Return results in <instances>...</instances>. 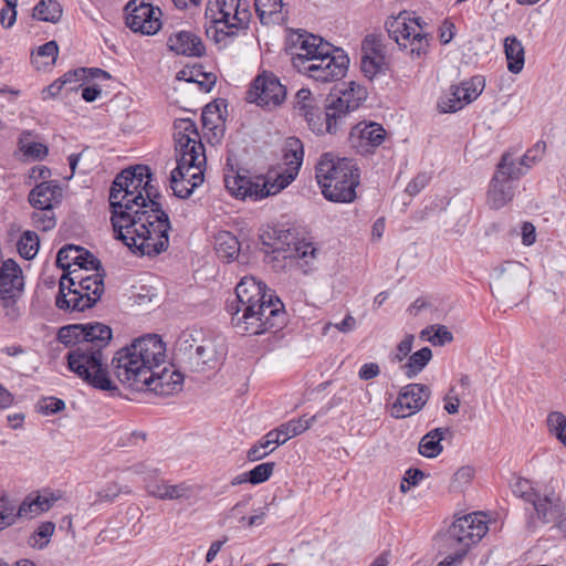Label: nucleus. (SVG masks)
Here are the masks:
<instances>
[{"instance_id":"1","label":"nucleus","mask_w":566,"mask_h":566,"mask_svg":"<svg viewBox=\"0 0 566 566\" xmlns=\"http://www.w3.org/2000/svg\"><path fill=\"white\" fill-rule=\"evenodd\" d=\"M237 302L228 311L239 334L276 333L283 323V304L279 296L254 276H243L235 286Z\"/></svg>"},{"instance_id":"2","label":"nucleus","mask_w":566,"mask_h":566,"mask_svg":"<svg viewBox=\"0 0 566 566\" xmlns=\"http://www.w3.org/2000/svg\"><path fill=\"white\" fill-rule=\"evenodd\" d=\"M111 222L115 238L142 255H158L169 245L170 221L157 200L111 216Z\"/></svg>"},{"instance_id":"3","label":"nucleus","mask_w":566,"mask_h":566,"mask_svg":"<svg viewBox=\"0 0 566 566\" xmlns=\"http://www.w3.org/2000/svg\"><path fill=\"white\" fill-rule=\"evenodd\" d=\"M166 361V346L158 335H146L135 339L118 352L112 359L116 378L133 390L142 391L151 379L153 368Z\"/></svg>"},{"instance_id":"4","label":"nucleus","mask_w":566,"mask_h":566,"mask_svg":"<svg viewBox=\"0 0 566 566\" xmlns=\"http://www.w3.org/2000/svg\"><path fill=\"white\" fill-rule=\"evenodd\" d=\"M356 164L332 153L321 156L315 167V178L325 199L333 202H352L356 198L359 172Z\"/></svg>"},{"instance_id":"5","label":"nucleus","mask_w":566,"mask_h":566,"mask_svg":"<svg viewBox=\"0 0 566 566\" xmlns=\"http://www.w3.org/2000/svg\"><path fill=\"white\" fill-rule=\"evenodd\" d=\"M157 189L151 185V172L147 166L138 165L118 174L111 187L109 206L112 216L132 212L142 203L157 200Z\"/></svg>"},{"instance_id":"6","label":"nucleus","mask_w":566,"mask_h":566,"mask_svg":"<svg viewBox=\"0 0 566 566\" xmlns=\"http://www.w3.org/2000/svg\"><path fill=\"white\" fill-rule=\"evenodd\" d=\"M249 6L242 0H210L206 9V19L210 24L206 34L217 44L227 46L244 29L250 20Z\"/></svg>"},{"instance_id":"7","label":"nucleus","mask_w":566,"mask_h":566,"mask_svg":"<svg viewBox=\"0 0 566 566\" xmlns=\"http://www.w3.org/2000/svg\"><path fill=\"white\" fill-rule=\"evenodd\" d=\"M112 339L104 344L83 343L76 346L66 355L67 366L71 371L82 380L99 390H116L117 387L109 378L104 349Z\"/></svg>"},{"instance_id":"8","label":"nucleus","mask_w":566,"mask_h":566,"mask_svg":"<svg viewBox=\"0 0 566 566\" xmlns=\"http://www.w3.org/2000/svg\"><path fill=\"white\" fill-rule=\"evenodd\" d=\"M297 73L318 83L338 81L346 75L349 57L343 49L326 42L305 60H297Z\"/></svg>"},{"instance_id":"9","label":"nucleus","mask_w":566,"mask_h":566,"mask_svg":"<svg viewBox=\"0 0 566 566\" xmlns=\"http://www.w3.org/2000/svg\"><path fill=\"white\" fill-rule=\"evenodd\" d=\"M428 23L421 18H411L407 12L391 17L386 21V30L402 50L408 51L412 59L427 55L431 35L427 32Z\"/></svg>"},{"instance_id":"10","label":"nucleus","mask_w":566,"mask_h":566,"mask_svg":"<svg viewBox=\"0 0 566 566\" xmlns=\"http://www.w3.org/2000/svg\"><path fill=\"white\" fill-rule=\"evenodd\" d=\"M178 352L193 371L218 368L227 356V346L220 337L202 338L198 344L190 333H182L177 343Z\"/></svg>"},{"instance_id":"11","label":"nucleus","mask_w":566,"mask_h":566,"mask_svg":"<svg viewBox=\"0 0 566 566\" xmlns=\"http://www.w3.org/2000/svg\"><path fill=\"white\" fill-rule=\"evenodd\" d=\"M484 514L475 512L458 517L446 533V542L454 553L449 556L460 564L472 545L478 543L488 532Z\"/></svg>"},{"instance_id":"12","label":"nucleus","mask_w":566,"mask_h":566,"mask_svg":"<svg viewBox=\"0 0 566 566\" xmlns=\"http://www.w3.org/2000/svg\"><path fill=\"white\" fill-rule=\"evenodd\" d=\"M224 185L237 198L259 201L283 189V172L269 171L266 175L247 177L232 171L224 175Z\"/></svg>"},{"instance_id":"13","label":"nucleus","mask_w":566,"mask_h":566,"mask_svg":"<svg viewBox=\"0 0 566 566\" xmlns=\"http://www.w3.org/2000/svg\"><path fill=\"white\" fill-rule=\"evenodd\" d=\"M176 167L205 168L206 154L196 123L190 118H178L174 123Z\"/></svg>"},{"instance_id":"14","label":"nucleus","mask_w":566,"mask_h":566,"mask_svg":"<svg viewBox=\"0 0 566 566\" xmlns=\"http://www.w3.org/2000/svg\"><path fill=\"white\" fill-rule=\"evenodd\" d=\"M245 101L268 112L279 108L283 103V84L280 77L271 71H260L249 84Z\"/></svg>"},{"instance_id":"15","label":"nucleus","mask_w":566,"mask_h":566,"mask_svg":"<svg viewBox=\"0 0 566 566\" xmlns=\"http://www.w3.org/2000/svg\"><path fill=\"white\" fill-rule=\"evenodd\" d=\"M285 261L290 270H297L308 274L316 269L318 250L305 232L295 229L285 230Z\"/></svg>"},{"instance_id":"16","label":"nucleus","mask_w":566,"mask_h":566,"mask_svg":"<svg viewBox=\"0 0 566 566\" xmlns=\"http://www.w3.org/2000/svg\"><path fill=\"white\" fill-rule=\"evenodd\" d=\"M112 328L103 323L72 324L63 326L57 332V339L66 346H80L83 343L104 344L112 339Z\"/></svg>"},{"instance_id":"17","label":"nucleus","mask_w":566,"mask_h":566,"mask_svg":"<svg viewBox=\"0 0 566 566\" xmlns=\"http://www.w3.org/2000/svg\"><path fill=\"white\" fill-rule=\"evenodd\" d=\"M327 41L303 29H285V53L291 56V64L297 69V60H305L314 54Z\"/></svg>"},{"instance_id":"18","label":"nucleus","mask_w":566,"mask_h":566,"mask_svg":"<svg viewBox=\"0 0 566 566\" xmlns=\"http://www.w3.org/2000/svg\"><path fill=\"white\" fill-rule=\"evenodd\" d=\"M430 388L423 384L403 386L391 406V416L397 419L410 417L420 411L429 400Z\"/></svg>"},{"instance_id":"19","label":"nucleus","mask_w":566,"mask_h":566,"mask_svg":"<svg viewBox=\"0 0 566 566\" xmlns=\"http://www.w3.org/2000/svg\"><path fill=\"white\" fill-rule=\"evenodd\" d=\"M126 14V24L134 32L153 35L158 32L161 27L159 8H155L149 3L137 0L128 2Z\"/></svg>"},{"instance_id":"20","label":"nucleus","mask_w":566,"mask_h":566,"mask_svg":"<svg viewBox=\"0 0 566 566\" xmlns=\"http://www.w3.org/2000/svg\"><path fill=\"white\" fill-rule=\"evenodd\" d=\"M507 158H502L497 165L496 172L491 180L488 203L492 209H500L513 199L514 187L512 180L521 177V171H505Z\"/></svg>"},{"instance_id":"21","label":"nucleus","mask_w":566,"mask_h":566,"mask_svg":"<svg viewBox=\"0 0 566 566\" xmlns=\"http://www.w3.org/2000/svg\"><path fill=\"white\" fill-rule=\"evenodd\" d=\"M385 128L375 122H360L352 127L348 136L349 144L359 154H370L386 139Z\"/></svg>"},{"instance_id":"22","label":"nucleus","mask_w":566,"mask_h":566,"mask_svg":"<svg viewBox=\"0 0 566 566\" xmlns=\"http://www.w3.org/2000/svg\"><path fill=\"white\" fill-rule=\"evenodd\" d=\"M101 270V266L94 270L95 273L86 276V281L80 286V290H74L70 311L83 312L93 307L101 300L104 293V275Z\"/></svg>"},{"instance_id":"23","label":"nucleus","mask_w":566,"mask_h":566,"mask_svg":"<svg viewBox=\"0 0 566 566\" xmlns=\"http://www.w3.org/2000/svg\"><path fill=\"white\" fill-rule=\"evenodd\" d=\"M386 66V55L381 41L373 34H368L361 43V72L368 78H374Z\"/></svg>"},{"instance_id":"24","label":"nucleus","mask_w":566,"mask_h":566,"mask_svg":"<svg viewBox=\"0 0 566 566\" xmlns=\"http://www.w3.org/2000/svg\"><path fill=\"white\" fill-rule=\"evenodd\" d=\"M149 375H151V379H147L144 390L169 396L181 389L184 376L172 367L168 368L161 365L159 368H153Z\"/></svg>"},{"instance_id":"25","label":"nucleus","mask_w":566,"mask_h":566,"mask_svg":"<svg viewBox=\"0 0 566 566\" xmlns=\"http://www.w3.org/2000/svg\"><path fill=\"white\" fill-rule=\"evenodd\" d=\"M24 287L22 270L15 261L8 259L0 268V297L3 301H14Z\"/></svg>"},{"instance_id":"26","label":"nucleus","mask_w":566,"mask_h":566,"mask_svg":"<svg viewBox=\"0 0 566 566\" xmlns=\"http://www.w3.org/2000/svg\"><path fill=\"white\" fill-rule=\"evenodd\" d=\"M283 226L266 224L260 233L261 250L264 253L266 263L273 264V268L282 269L281 259L283 254Z\"/></svg>"},{"instance_id":"27","label":"nucleus","mask_w":566,"mask_h":566,"mask_svg":"<svg viewBox=\"0 0 566 566\" xmlns=\"http://www.w3.org/2000/svg\"><path fill=\"white\" fill-rule=\"evenodd\" d=\"M205 168L175 167L170 172V188L176 197L186 199L203 182Z\"/></svg>"},{"instance_id":"28","label":"nucleus","mask_w":566,"mask_h":566,"mask_svg":"<svg viewBox=\"0 0 566 566\" xmlns=\"http://www.w3.org/2000/svg\"><path fill=\"white\" fill-rule=\"evenodd\" d=\"M367 98V90L355 82H349L347 87L340 91L337 97H333L328 103L342 122L345 124L347 115L356 111L360 104Z\"/></svg>"},{"instance_id":"29","label":"nucleus","mask_w":566,"mask_h":566,"mask_svg":"<svg viewBox=\"0 0 566 566\" xmlns=\"http://www.w3.org/2000/svg\"><path fill=\"white\" fill-rule=\"evenodd\" d=\"M56 265L63 270L71 269L72 266L97 270L101 266V262L84 248L70 244L59 250Z\"/></svg>"},{"instance_id":"30","label":"nucleus","mask_w":566,"mask_h":566,"mask_svg":"<svg viewBox=\"0 0 566 566\" xmlns=\"http://www.w3.org/2000/svg\"><path fill=\"white\" fill-rule=\"evenodd\" d=\"M493 289L499 295H503L510 287L526 283L528 279L527 269L520 262L507 261L495 270Z\"/></svg>"},{"instance_id":"31","label":"nucleus","mask_w":566,"mask_h":566,"mask_svg":"<svg viewBox=\"0 0 566 566\" xmlns=\"http://www.w3.org/2000/svg\"><path fill=\"white\" fill-rule=\"evenodd\" d=\"M305 120L316 135L336 134L344 126L342 118L329 103L326 104L324 111L316 106Z\"/></svg>"},{"instance_id":"32","label":"nucleus","mask_w":566,"mask_h":566,"mask_svg":"<svg viewBox=\"0 0 566 566\" xmlns=\"http://www.w3.org/2000/svg\"><path fill=\"white\" fill-rule=\"evenodd\" d=\"M66 273H64L59 282V293L56 295L55 305L57 308L63 311H70L72 307L71 298H73L74 290L72 286L75 283H78V287L85 283L86 276L85 274L88 270L75 268V269H65Z\"/></svg>"},{"instance_id":"33","label":"nucleus","mask_w":566,"mask_h":566,"mask_svg":"<svg viewBox=\"0 0 566 566\" xmlns=\"http://www.w3.org/2000/svg\"><path fill=\"white\" fill-rule=\"evenodd\" d=\"M62 497L63 493L60 490L44 489L35 497L23 501L18 507V514L31 518L34 515L49 511Z\"/></svg>"},{"instance_id":"34","label":"nucleus","mask_w":566,"mask_h":566,"mask_svg":"<svg viewBox=\"0 0 566 566\" xmlns=\"http://www.w3.org/2000/svg\"><path fill=\"white\" fill-rule=\"evenodd\" d=\"M168 46L177 54L186 56H202L206 52L201 39L190 31L172 33L168 39Z\"/></svg>"},{"instance_id":"35","label":"nucleus","mask_w":566,"mask_h":566,"mask_svg":"<svg viewBox=\"0 0 566 566\" xmlns=\"http://www.w3.org/2000/svg\"><path fill=\"white\" fill-rule=\"evenodd\" d=\"M62 199L59 185L44 181L35 186L29 193V202L34 209H53Z\"/></svg>"},{"instance_id":"36","label":"nucleus","mask_w":566,"mask_h":566,"mask_svg":"<svg viewBox=\"0 0 566 566\" xmlns=\"http://www.w3.org/2000/svg\"><path fill=\"white\" fill-rule=\"evenodd\" d=\"M304 147L296 137L285 138V187L298 175L303 164Z\"/></svg>"},{"instance_id":"37","label":"nucleus","mask_w":566,"mask_h":566,"mask_svg":"<svg viewBox=\"0 0 566 566\" xmlns=\"http://www.w3.org/2000/svg\"><path fill=\"white\" fill-rule=\"evenodd\" d=\"M531 504L536 511L538 518L544 523L555 522L563 514L560 500L554 493L546 494L543 497L538 494Z\"/></svg>"},{"instance_id":"38","label":"nucleus","mask_w":566,"mask_h":566,"mask_svg":"<svg viewBox=\"0 0 566 566\" xmlns=\"http://www.w3.org/2000/svg\"><path fill=\"white\" fill-rule=\"evenodd\" d=\"M254 4L262 24H283V0H254Z\"/></svg>"},{"instance_id":"39","label":"nucleus","mask_w":566,"mask_h":566,"mask_svg":"<svg viewBox=\"0 0 566 566\" xmlns=\"http://www.w3.org/2000/svg\"><path fill=\"white\" fill-rule=\"evenodd\" d=\"M504 53L507 60V70L513 74L521 73L525 63V51L522 42L515 35L504 39Z\"/></svg>"},{"instance_id":"40","label":"nucleus","mask_w":566,"mask_h":566,"mask_svg":"<svg viewBox=\"0 0 566 566\" xmlns=\"http://www.w3.org/2000/svg\"><path fill=\"white\" fill-rule=\"evenodd\" d=\"M280 433L281 427H277L262 437L249 449L247 453L248 460L251 462L259 461L274 451L280 444Z\"/></svg>"},{"instance_id":"41","label":"nucleus","mask_w":566,"mask_h":566,"mask_svg":"<svg viewBox=\"0 0 566 566\" xmlns=\"http://www.w3.org/2000/svg\"><path fill=\"white\" fill-rule=\"evenodd\" d=\"M214 249L220 259L230 262L239 255L240 243L231 232L220 231L214 237Z\"/></svg>"},{"instance_id":"42","label":"nucleus","mask_w":566,"mask_h":566,"mask_svg":"<svg viewBox=\"0 0 566 566\" xmlns=\"http://www.w3.org/2000/svg\"><path fill=\"white\" fill-rule=\"evenodd\" d=\"M448 431V429L436 428L424 434L419 442V453L426 458L438 457L443 450L441 444L443 434Z\"/></svg>"},{"instance_id":"43","label":"nucleus","mask_w":566,"mask_h":566,"mask_svg":"<svg viewBox=\"0 0 566 566\" xmlns=\"http://www.w3.org/2000/svg\"><path fill=\"white\" fill-rule=\"evenodd\" d=\"M432 358V350L429 347H422L409 356L405 364V375L412 379L420 374Z\"/></svg>"},{"instance_id":"44","label":"nucleus","mask_w":566,"mask_h":566,"mask_svg":"<svg viewBox=\"0 0 566 566\" xmlns=\"http://www.w3.org/2000/svg\"><path fill=\"white\" fill-rule=\"evenodd\" d=\"M62 17L61 4L56 0H41L33 9V18L56 23Z\"/></svg>"},{"instance_id":"45","label":"nucleus","mask_w":566,"mask_h":566,"mask_svg":"<svg viewBox=\"0 0 566 566\" xmlns=\"http://www.w3.org/2000/svg\"><path fill=\"white\" fill-rule=\"evenodd\" d=\"M315 101L308 88H301L296 92L293 101V113L304 119L315 109Z\"/></svg>"},{"instance_id":"46","label":"nucleus","mask_w":566,"mask_h":566,"mask_svg":"<svg viewBox=\"0 0 566 566\" xmlns=\"http://www.w3.org/2000/svg\"><path fill=\"white\" fill-rule=\"evenodd\" d=\"M18 252L25 260H32L39 251L40 240L35 232L25 231L18 241Z\"/></svg>"},{"instance_id":"47","label":"nucleus","mask_w":566,"mask_h":566,"mask_svg":"<svg viewBox=\"0 0 566 566\" xmlns=\"http://www.w3.org/2000/svg\"><path fill=\"white\" fill-rule=\"evenodd\" d=\"M467 103L457 91L455 85H452L448 93H446L438 102V108L441 113H454L464 107Z\"/></svg>"},{"instance_id":"48","label":"nucleus","mask_w":566,"mask_h":566,"mask_svg":"<svg viewBox=\"0 0 566 566\" xmlns=\"http://www.w3.org/2000/svg\"><path fill=\"white\" fill-rule=\"evenodd\" d=\"M18 517L22 516L18 514L15 504L6 494H0V531L12 525Z\"/></svg>"},{"instance_id":"49","label":"nucleus","mask_w":566,"mask_h":566,"mask_svg":"<svg viewBox=\"0 0 566 566\" xmlns=\"http://www.w3.org/2000/svg\"><path fill=\"white\" fill-rule=\"evenodd\" d=\"M483 86L484 80L476 76L470 81L462 82L461 85H455V88L461 94L464 103L469 104L478 98L483 90Z\"/></svg>"},{"instance_id":"50","label":"nucleus","mask_w":566,"mask_h":566,"mask_svg":"<svg viewBox=\"0 0 566 566\" xmlns=\"http://www.w3.org/2000/svg\"><path fill=\"white\" fill-rule=\"evenodd\" d=\"M549 431L566 447V417L560 412H552L547 418Z\"/></svg>"},{"instance_id":"51","label":"nucleus","mask_w":566,"mask_h":566,"mask_svg":"<svg viewBox=\"0 0 566 566\" xmlns=\"http://www.w3.org/2000/svg\"><path fill=\"white\" fill-rule=\"evenodd\" d=\"M85 77L86 69L81 67L66 72L60 80L63 82L64 91L67 93L77 91L82 86Z\"/></svg>"},{"instance_id":"52","label":"nucleus","mask_w":566,"mask_h":566,"mask_svg":"<svg viewBox=\"0 0 566 566\" xmlns=\"http://www.w3.org/2000/svg\"><path fill=\"white\" fill-rule=\"evenodd\" d=\"M512 492L515 496L523 499L525 502L532 503L535 501L538 493L532 486V483L523 478H518L512 484Z\"/></svg>"},{"instance_id":"53","label":"nucleus","mask_w":566,"mask_h":566,"mask_svg":"<svg viewBox=\"0 0 566 566\" xmlns=\"http://www.w3.org/2000/svg\"><path fill=\"white\" fill-rule=\"evenodd\" d=\"M52 210L53 209H36V211L32 213V221L38 229L49 231L55 227L56 220Z\"/></svg>"},{"instance_id":"54","label":"nucleus","mask_w":566,"mask_h":566,"mask_svg":"<svg viewBox=\"0 0 566 566\" xmlns=\"http://www.w3.org/2000/svg\"><path fill=\"white\" fill-rule=\"evenodd\" d=\"M274 462H264L248 471L249 483L255 485L265 482L273 473Z\"/></svg>"},{"instance_id":"55","label":"nucleus","mask_w":566,"mask_h":566,"mask_svg":"<svg viewBox=\"0 0 566 566\" xmlns=\"http://www.w3.org/2000/svg\"><path fill=\"white\" fill-rule=\"evenodd\" d=\"M55 531V524L52 522L42 523L38 530L34 532L31 544L34 547L43 548L48 545L50 537L53 535Z\"/></svg>"},{"instance_id":"56","label":"nucleus","mask_w":566,"mask_h":566,"mask_svg":"<svg viewBox=\"0 0 566 566\" xmlns=\"http://www.w3.org/2000/svg\"><path fill=\"white\" fill-rule=\"evenodd\" d=\"M413 342L415 336L412 334H407L403 339L398 343L396 350L391 354V361L401 363L405 360L411 353Z\"/></svg>"},{"instance_id":"57","label":"nucleus","mask_w":566,"mask_h":566,"mask_svg":"<svg viewBox=\"0 0 566 566\" xmlns=\"http://www.w3.org/2000/svg\"><path fill=\"white\" fill-rule=\"evenodd\" d=\"M314 420L315 416L311 418H300L297 420H290L287 423H285V441L304 432L306 429L310 428L312 421Z\"/></svg>"},{"instance_id":"58","label":"nucleus","mask_w":566,"mask_h":566,"mask_svg":"<svg viewBox=\"0 0 566 566\" xmlns=\"http://www.w3.org/2000/svg\"><path fill=\"white\" fill-rule=\"evenodd\" d=\"M546 149V144L537 142L526 154L520 159V165L528 169L533 164L542 158Z\"/></svg>"},{"instance_id":"59","label":"nucleus","mask_w":566,"mask_h":566,"mask_svg":"<svg viewBox=\"0 0 566 566\" xmlns=\"http://www.w3.org/2000/svg\"><path fill=\"white\" fill-rule=\"evenodd\" d=\"M191 490L188 485L181 483L171 485L168 484L166 493L159 494L160 500H178V499H187L190 496Z\"/></svg>"},{"instance_id":"60","label":"nucleus","mask_w":566,"mask_h":566,"mask_svg":"<svg viewBox=\"0 0 566 566\" xmlns=\"http://www.w3.org/2000/svg\"><path fill=\"white\" fill-rule=\"evenodd\" d=\"M39 408L42 413L54 415L65 408V402L60 398L48 397L41 400Z\"/></svg>"},{"instance_id":"61","label":"nucleus","mask_w":566,"mask_h":566,"mask_svg":"<svg viewBox=\"0 0 566 566\" xmlns=\"http://www.w3.org/2000/svg\"><path fill=\"white\" fill-rule=\"evenodd\" d=\"M36 57H46L48 62L44 64H53L59 54V46L55 41H49L36 49Z\"/></svg>"},{"instance_id":"62","label":"nucleus","mask_w":566,"mask_h":566,"mask_svg":"<svg viewBox=\"0 0 566 566\" xmlns=\"http://www.w3.org/2000/svg\"><path fill=\"white\" fill-rule=\"evenodd\" d=\"M120 492H122V489L117 483H115V482L107 483L96 493V501L111 502L115 497H117Z\"/></svg>"},{"instance_id":"63","label":"nucleus","mask_w":566,"mask_h":566,"mask_svg":"<svg viewBox=\"0 0 566 566\" xmlns=\"http://www.w3.org/2000/svg\"><path fill=\"white\" fill-rule=\"evenodd\" d=\"M431 328H436L434 335L428 337L427 339L432 344L444 345L447 343H451L453 340L452 333L444 325H436L431 326Z\"/></svg>"},{"instance_id":"64","label":"nucleus","mask_w":566,"mask_h":566,"mask_svg":"<svg viewBox=\"0 0 566 566\" xmlns=\"http://www.w3.org/2000/svg\"><path fill=\"white\" fill-rule=\"evenodd\" d=\"M22 149L25 156L34 159H43L48 155V147L42 143H29Z\"/></svg>"}]
</instances>
